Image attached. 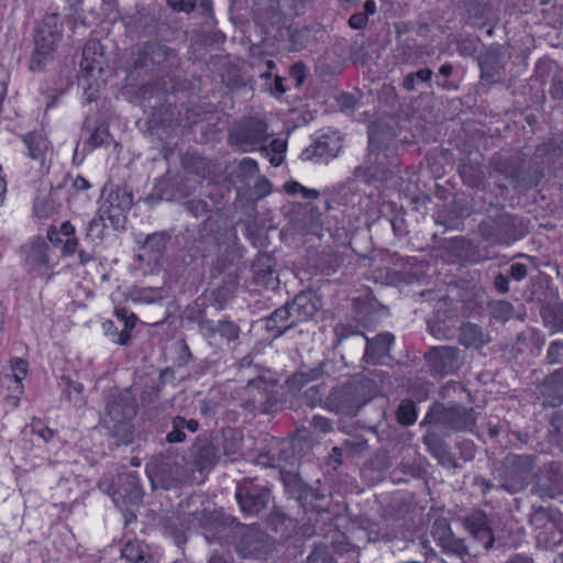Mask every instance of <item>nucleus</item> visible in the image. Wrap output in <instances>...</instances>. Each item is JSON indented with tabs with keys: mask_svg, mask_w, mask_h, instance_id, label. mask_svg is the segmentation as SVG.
<instances>
[{
	"mask_svg": "<svg viewBox=\"0 0 563 563\" xmlns=\"http://www.w3.org/2000/svg\"><path fill=\"white\" fill-rule=\"evenodd\" d=\"M137 406L132 391L113 388L106 399L104 423L118 444L129 445L134 440L133 420Z\"/></svg>",
	"mask_w": 563,
	"mask_h": 563,
	"instance_id": "f257e3e1",
	"label": "nucleus"
},
{
	"mask_svg": "<svg viewBox=\"0 0 563 563\" xmlns=\"http://www.w3.org/2000/svg\"><path fill=\"white\" fill-rule=\"evenodd\" d=\"M62 36L63 23L59 14H46L34 29V48L29 58V69L31 71H42L47 64L53 62Z\"/></svg>",
	"mask_w": 563,
	"mask_h": 563,
	"instance_id": "f03ea898",
	"label": "nucleus"
},
{
	"mask_svg": "<svg viewBox=\"0 0 563 563\" xmlns=\"http://www.w3.org/2000/svg\"><path fill=\"white\" fill-rule=\"evenodd\" d=\"M477 412L462 404L434 402L430 406L421 426H428L443 433L473 432Z\"/></svg>",
	"mask_w": 563,
	"mask_h": 563,
	"instance_id": "7ed1b4c3",
	"label": "nucleus"
},
{
	"mask_svg": "<svg viewBox=\"0 0 563 563\" xmlns=\"http://www.w3.org/2000/svg\"><path fill=\"white\" fill-rule=\"evenodd\" d=\"M534 467L536 457L533 455L509 453L495 468L493 475L500 489L516 494L529 484Z\"/></svg>",
	"mask_w": 563,
	"mask_h": 563,
	"instance_id": "20e7f679",
	"label": "nucleus"
},
{
	"mask_svg": "<svg viewBox=\"0 0 563 563\" xmlns=\"http://www.w3.org/2000/svg\"><path fill=\"white\" fill-rule=\"evenodd\" d=\"M369 380H358L333 387L324 398V408L335 413L355 416L373 398Z\"/></svg>",
	"mask_w": 563,
	"mask_h": 563,
	"instance_id": "39448f33",
	"label": "nucleus"
},
{
	"mask_svg": "<svg viewBox=\"0 0 563 563\" xmlns=\"http://www.w3.org/2000/svg\"><path fill=\"white\" fill-rule=\"evenodd\" d=\"M537 547L552 550L563 543V514L554 507H533L529 517Z\"/></svg>",
	"mask_w": 563,
	"mask_h": 563,
	"instance_id": "423d86ee",
	"label": "nucleus"
},
{
	"mask_svg": "<svg viewBox=\"0 0 563 563\" xmlns=\"http://www.w3.org/2000/svg\"><path fill=\"white\" fill-rule=\"evenodd\" d=\"M265 121L246 118L240 121L230 133V142L240 151L247 153L260 148L266 144L269 134Z\"/></svg>",
	"mask_w": 563,
	"mask_h": 563,
	"instance_id": "0eeeda50",
	"label": "nucleus"
},
{
	"mask_svg": "<svg viewBox=\"0 0 563 563\" xmlns=\"http://www.w3.org/2000/svg\"><path fill=\"white\" fill-rule=\"evenodd\" d=\"M519 220L509 213H499L496 218L479 224L483 238L496 244H509L521 234L518 230Z\"/></svg>",
	"mask_w": 563,
	"mask_h": 563,
	"instance_id": "6e6552de",
	"label": "nucleus"
},
{
	"mask_svg": "<svg viewBox=\"0 0 563 563\" xmlns=\"http://www.w3.org/2000/svg\"><path fill=\"white\" fill-rule=\"evenodd\" d=\"M235 538V550L243 559H258L271 549L268 534L254 525L241 527Z\"/></svg>",
	"mask_w": 563,
	"mask_h": 563,
	"instance_id": "1a4fd4ad",
	"label": "nucleus"
},
{
	"mask_svg": "<svg viewBox=\"0 0 563 563\" xmlns=\"http://www.w3.org/2000/svg\"><path fill=\"white\" fill-rule=\"evenodd\" d=\"M235 498L244 515L256 516L266 509L271 500V492L265 486L243 482L236 487Z\"/></svg>",
	"mask_w": 563,
	"mask_h": 563,
	"instance_id": "9d476101",
	"label": "nucleus"
},
{
	"mask_svg": "<svg viewBox=\"0 0 563 563\" xmlns=\"http://www.w3.org/2000/svg\"><path fill=\"white\" fill-rule=\"evenodd\" d=\"M460 349L456 346H434L424 355L430 369L439 375H452L461 366Z\"/></svg>",
	"mask_w": 563,
	"mask_h": 563,
	"instance_id": "9b49d317",
	"label": "nucleus"
},
{
	"mask_svg": "<svg viewBox=\"0 0 563 563\" xmlns=\"http://www.w3.org/2000/svg\"><path fill=\"white\" fill-rule=\"evenodd\" d=\"M274 383L263 377H256L249 380L244 387L245 408L249 410H258L266 412L269 408Z\"/></svg>",
	"mask_w": 563,
	"mask_h": 563,
	"instance_id": "f8f14e48",
	"label": "nucleus"
},
{
	"mask_svg": "<svg viewBox=\"0 0 563 563\" xmlns=\"http://www.w3.org/2000/svg\"><path fill=\"white\" fill-rule=\"evenodd\" d=\"M342 148V139L336 132L322 134L312 145L305 148L301 158L305 161L322 159L328 162L336 157Z\"/></svg>",
	"mask_w": 563,
	"mask_h": 563,
	"instance_id": "ddd939ff",
	"label": "nucleus"
},
{
	"mask_svg": "<svg viewBox=\"0 0 563 563\" xmlns=\"http://www.w3.org/2000/svg\"><path fill=\"white\" fill-rule=\"evenodd\" d=\"M48 244L43 239H35L21 249L25 267L30 272L44 274L49 268Z\"/></svg>",
	"mask_w": 563,
	"mask_h": 563,
	"instance_id": "4468645a",
	"label": "nucleus"
},
{
	"mask_svg": "<svg viewBox=\"0 0 563 563\" xmlns=\"http://www.w3.org/2000/svg\"><path fill=\"white\" fill-rule=\"evenodd\" d=\"M464 529L481 542L484 549L493 547L495 538L486 514L482 510H475L462 518Z\"/></svg>",
	"mask_w": 563,
	"mask_h": 563,
	"instance_id": "2eb2a0df",
	"label": "nucleus"
},
{
	"mask_svg": "<svg viewBox=\"0 0 563 563\" xmlns=\"http://www.w3.org/2000/svg\"><path fill=\"white\" fill-rule=\"evenodd\" d=\"M117 488L111 494L113 501L119 505L120 501L126 505H139L143 499V489L139 476L133 473H124L118 477Z\"/></svg>",
	"mask_w": 563,
	"mask_h": 563,
	"instance_id": "dca6fc26",
	"label": "nucleus"
},
{
	"mask_svg": "<svg viewBox=\"0 0 563 563\" xmlns=\"http://www.w3.org/2000/svg\"><path fill=\"white\" fill-rule=\"evenodd\" d=\"M133 206V195L125 189L117 188L111 191L107 199L103 201L101 207H107L109 214V221L118 229L123 227L124 213L130 210Z\"/></svg>",
	"mask_w": 563,
	"mask_h": 563,
	"instance_id": "f3484780",
	"label": "nucleus"
},
{
	"mask_svg": "<svg viewBox=\"0 0 563 563\" xmlns=\"http://www.w3.org/2000/svg\"><path fill=\"white\" fill-rule=\"evenodd\" d=\"M433 537L444 552L452 553L464 560L470 556L463 539L456 538L446 521H437L433 526Z\"/></svg>",
	"mask_w": 563,
	"mask_h": 563,
	"instance_id": "a211bd4d",
	"label": "nucleus"
},
{
	"mask_svg": "<svg viewBox=\"0 0 563 563\" xmlns=\"http://www.w3.org/2000/svg\"><path fill=\"white\" fill-rule=\"evenodd\" d=\"M291 225L300 234H317L322 228V213L318 207L307 205L292 216Z\"/></svg>",
	"mask_w": 563,
	"mask_h": 563,
	"instance_id": "6ab92c4d",
	"label": "nucleus"
},
{
	"mask_svg": "<svg viewBox=\"0 0 563 563\" xmlns=\"http://www.w3.org/2000/svg\"><path fill=\"white\" fill-rule=\"evenodd\" d=\"M190 455L195 468L201 473L211 471L219 461L217 448L206 438H198L195 441Z\"/></svg>",
	"mask_w": 563,
	"mask_h": 563,
	"instance_id": "aec40b11",
	"label": "nucleus"
},
{
	"mask_svg": "<svg viewBox=\"0 0 563 563\" xmlns=\"http://www.w3.org/2000/svg\"><path fill=\"white\" fill-rule=\"evenodd\" d=\"M297 324L310 320L320 308V299L312 291L299 292L288 302Z\"/></svg>",
	"mask_w": 563,
	"mask_h": 563,
	"instance_id": "412c9836",
	"label": "nucleus"
},
{
	"mask_svg": "<svg viewBox=\"0 0 563 563\" xmlns=\"http://www.w3.org/2000/svg\"><path fill=\"white\" fill-rule=\"evenodd\" d=\"M199 332L209 340L216 339L219 335L227 342L234 341L239 338L240 328L229 320L213 321L210 319H202L198 322Z\"/></svg>",
	"mask_w": 563,
	"mask_h": 563,
	"instance_id": "4be33fe9",
	"label": "nucleus"
},
{
	"mask_svg": "<svg viewBox=\"0 0 563 563\" xmlns=\"http://www.w3.org/2000/svg\"><path fill=\"white\" fill-rule=\"evenodd\" d=\"M292 316L291 309L286 302L263 320L265 330L274 338L282 336L287 330L298 325Z\"/></svg>",
	"mask_w": 563,
	"mask_h": 563,
	"instance_id": "5701e85b",
	"label": "nucleus"
},
{
	"mask_svg": "<svg viewBox=\"0 0 563 563\" xmlns=\"http://www.w3.org/2000/svg\"><path fill=\"white\" fill-rule=\"evenodd\" d=\"M459 342L466 349L479 350L492 342L488 332L473 322H464L459 328Z\"/></svg>",
	"mask_w": 563,
	"mask_h": 563,
	"instance_id": "b1692460",
	"label": "nucleus"
},
{
	"mask_svg": "<svg viewBox=\"0 0 563 563\" xmlns=\"http://www.w3.org/2000/svg\"><path fill=\"white\" fill-rule=\"evenodd\" d=\"M533 492L541 498H555L563 494V473L558 464L552 463L548 471V477L533 486Z\"/></svg>",
	"mask_w": 563,
	"mask_h": 563,
	"instance_id": "393cba45",
	"label": "nucleus"
},
{
	"mask_svg": "<svg viewBox=\"0 0 563 563\" xmlns=\"http://www.w3.org/2000/svg\"><path fill=\"white\" fill-rule=\"evenodd\" d=\"M366 339V349L363 361L367 364L376 365L389 354L394 342V335L390 333L377 334L375 339Z\"/></svg>",
	"mask_w": 563,
	"mask_h": 563,
	"instance_id": "a878e982",
	"label": "nucleus"
},
{
	"mask_svg": "<svg viewBox=\"0 0 563 563\" xmlns=\"http://www.w3.org/2000/svg\"><path fill=\"white\" fill-rule=\"evenodd\" d=\"M103 55L101 53V44L98 40L87 41L82 48V57L80 60V69L85 76H93L95 71H102Z\"/></svg>",
	"mask_w": 563,
	"mask_h": 563,
	"instance_id": "bb28decb",
	"label": "nucleus"
},
{
	"mask_svg": "<svg viewBox=\"0 0 563 563\" xmlns=\"http://www.w3.org/2000/svg\"><path fill=\"white\" fill-rule=\"evenodd\" d=\"M543 402L549 407H558L563 401V368L554 371L544 379L542 389Z\"/></svg>",
	"mask_w": 563,
	"mask_h": 563,
	"instance_id": "cd10ccee",
	"label": "nucleus"
},
{
	"mask_svg": "<svg viewBox=\"0 0 563 563\" xmlns=\"http://www.w3.org/2000/svg\"><path fill=\"white\" fill-rule=\"evenodd\" d=\"M199 422L196 419H186L181 416H175L170 421V430L166 434V442L169 444L183 443L187 440L186 431L197 432Z\"/></svg>",
	"mask_w": 563,
	"mask_h": 563,
	"instance_id": "c85d7f7f",
	"label": "nucleus"
},
{
	"mask_svg": "<svg viewBox=\"0 0 563 563\" xmlns=\"http://www.w3.org/2000/svg\"><path fill=\"white\" fill-rule=\"evenodd\" d=\"M24 143L27 147L29 156L36 161L41 166H44L49 151L47 139L42 134L27 133L24 136Z\"/></svg>",
	"mask_w": 563,
	"mask_h": 563,
	"instance_id": "c756f323",
	"label": "nucleus"
},
{
	"mask_svg": "<svg viewBox=\"0 0 563 563\" xmlns=\"http://www.w3.org/2000/svg\"><path fill=\"white\" fill-rule=\"evenodd\" d=\"M142 55L144 56L142 66H146L148 62L159 66L175 57V52L161 43H145L142 47Z\"/></svg>",
	"mask_w": 563,
	"mask_h": 563,
	"instance_id": "7c9ffc66",
	"label": "nucleus"
},
{
	"mask_svg": "<svg viewBox=\"0 0 563 563\" xmlns=\"http://www.w3.org/2000/svg\"><path fill=\"white\" fill-rule=\"evenodd\" d=\"M254 280L257 285L274 287L277 282V275L273 267V261L269 256L257 258L253 265Z\"/></svg>",
	"mask_w": 563,
	"mask_h": 563,
	"instance_id": "2f4dec72",
	"label": "nucleus"
},
{
	"mask_svg": "<svg viewBox=\"0 0 563 563\" xmlns=\"http://www.w3.org/2000/svg\"><path fill=\"white\" fill-rule=\"evenodd\" d=\"M499 48L489 47L478 60L482 78H493L500 69Z\"/></svg>",
	"mask_w": 563,
	"mask_h": 563,
	"instance_id": "473e14b6",
	"label": "nucleus"
},
{
	"mask_svg": "<svg viewBox=\"0 0 563 563\" xmlns=\"http://www.w3.org/2000/svg\"><path fill=\"white\" fill-rule=\"evenodd\" d=\"M487 309L490 319L503 323L509 321L515 314L514 305L507 300H489L487 302Z\"/></svg>",
	"mask_w": 563,
	"mask_h": 563,
	"instance_id": "72a5a7b5",
	"label": "nucleus"
},
{
	"mask_svg": "<svg viewBox=\"0 0 563 563\" xmlns=\"http://www.w3.org/2000/svg\"><path fill=\"white\" fill-rule=\"evenodd\" d=\"M169 238L166 232L150 234L143 244V249L152 253L154 260H158L165 252Z\"/></svg>",
	"mask_w": 563,
	"mask_h": 563,
	"instance_id": "f704fd0d",
	"label": "nucleus"
},
{
	"mask_svg": "<svg viewBox=\"0 0 563 563\" xmlns=\"http://www.w3.org/2000/svg\"><path fill=\"white\" fill-rule=\"evenodd\" d=\"M258 151L266 156L271 164L275 167L279 166L284 161V153L286 151V142L279 139H274L268 145L262 144Z\"/></svg>",
	"mask_w": 563,
	"mask_h": 563,
	"instance_id": "c9c22d12",
	"label": "nucleus"
},
{
	"mask_svg": "<svg viewBox=\"0 0 563 563\" xmlns=\"http://www.w3.org/2000/svg\"><path fill=\"white\" fill-rule=\"evenodd\" d=\"M110 211L107 207H100L93 218L89 221L87 228V238H102L106 229V220H109Z\"/></svg>",
	"mask_w": 563,
	"mask_h": 563,
	"instance_id": "e433bc0d",
	"label": "nucleus"
},
{
	"mask_svg": "<svg viewBox=\"0 0 563 563\" xmlns=\"http://www.w3.org/2000/svg\"><path fill=\"white\" fill-rule=\"evenodd\" d=\"M242 434L236 430H228L223 433L222 450L223 454L229 457H234L240 453L242 448Z\"/></svg>",
	"mask_w": 563,
	"mask_h": 563,
	"instance_id": "4c0bfd02",
	"label": "nucleus"
},
{
	"mask_svg": "<svg viewBox=\"0 0 563 563\" xmlns=\"http://www.w3.org/2000/svg\"><path fill=\"white\" fill-rule=\"evenodd\" d=\"M547 325H550L554 332H563V307L554 305L548 307L542 313Z\"/></svg>",
	"mask_w": 563,
	"mask_h": 563,
	"instance_id": "58836bf2",
	"label": "nucleus"
},
{
	"mask_svg": "<svg viewBox=\"0 0 563 563\" xmlns=\"http://www.w3.org/2000/svg\"><path fill=\"white\" fill-rule=\"evenodd\" d=\"M398 422L402 426H411L417 420L416 404L410 399H404L397 409Z\"/></svg>",
	"mask_w": 563,
	"mask_h": 563,
	"instance_id": "ea45409f",
	"label": "nucleus"
},
{
	"mask_svg": "<svg viewBox=\"0 0 563 563\" xmlns=\"http://www.w3.org/2000/svg\"><path fill=\"white\" fill-rule=\"evenodd\" d=\"M321 371L313 368L308 372H298L294 374L288 380L287 385L291 390H300L307 383L318 379Z\"/></svg>",
	"mask_w": 563,
	"mask_h": 563,
	"instance_id": "a19ab883",
	"label": "nucleus"
},
{
	"mask_svg": "<svg viewBox=\"0 0 563 563\" xmlns=\"http://www.w3.org/2000/svg\"><path fill=\"white\" fill-rule=\"evenodd\" d=\"M324 391L325 386L323 384L310 386L303 391L302 400L310 408H314L317 406L324 407Z\"/></svg>",
	"mask_w": 563,
	"mask_h": 563,
	"instance_id": "79ce46f5",
	"label": "nucleus"
},
{
	"mask_svg": "<svg viewBox=\"0 0 563 563\" xmlns=\"http://www.w3.org/2000/svg\"><path fill=\"white\" fill-rule=\"evenodd\" d=\"M103 332L115 344L125 345L130 340L128 330H119L112 320H107L102 323Z\"/></svg>",
	"mask_w": 563,
	"mask_h": 563,
	"instance_id": "37998d69",
	"label": "nucleus"
},
{
	"mask_svg": "<svg viewBox=\"0 0 563 563\" xmlns=\"http://www.w3.org/2000/svg\"><path fill=\"white\" fill-rule=\"evenodd\" d=\"M460 174L464 181L471 186H479L485 178V174L479 167H473L471 165L461 166Z\"/></svg>",
	"mask_w": 563,
	"mask_h": 563,
	"instance_id": "c03bdc74",
	"label": "nucleus"
},
{
	"mask_svg": "<svg viewBox=\"0 0 563 563\" xmlns=\"http://www.w3.org/2000/svg\"><path fill=\"white\" fill-rule=\"evenodd\" d=\"M422 441L432 456H435L449 448L445 441L441 439L434 431H429L423 437Z\"/></svg>",
	"mask_w": 563,
	"mask_h": 563,
	"instance_id": "a18cd8bd",
	"label": "nucleus"
},
{
	"mask_svg": "<svg viewBox=\"0 0 563 563\" xmlns=\"http://www.w3.org/2000/svg\"><path fill=\"white\" fill-rule=\"evenodd\" d=\"M306 563H335L331 555L329 548L324 544H319L313 548L308 555Z\"/></svg>",
	"mask_w": 563,
	"mask_h": 563,
	"instance_id": "49530a36",
	"label": "nucleus"
},
{
	"mask_svg": "<svg viewBox=\"0 0 563 563\" xmlns=\"http://www.w3.org/2000/svg\"><path fill=\"white\" fill-rule=\"evenodd\" d=\"M109 136L108 126L103 123L99 124L92 129L91 134L87 140V145H89L90 148H97L104 144Z\"/></svg>",
	"mask_w": 563,
	"mask_h": 563,
	"instance_id": "de8ad7c7",
	"label": "nucleus"
},
{
	"mask_svg": "<svg viewBox=\"0 0 563 563\" xmlns=\"http://www.w3.org/2000/svg\"><path fill=\"white\" fill-rule=\"evenodd\" d=\"M146 549V547L137 543V542H128L122 551L121 555L124 560L135 563L136 561L144 560L143 558V551Z\"/></svg>",
	"mask_w": 563,
	"mask_h": 563,
	"instance_id": "09e8293b",
	"label": "nucleus"
},
{
	"mask_svg": "<svg viewBox=\"0 0 563 563\" xmlns=\"http://www.w3.org/2000/svg\"><path fill=\"white\" fill-rule=\"evenodd\" d=\"M29 428L31 433L36 434L45 443L49 442L55 437V431L45 426L40 419H33Z\"/></svg>",
	"mask_w": 563,
	"mask_h": 563,
	"instance_id": "8fccbe9b",
	"label": "nucleus"
},
{
	"mask_svg": "<svg viewBox=\"0 0 563 563\" xmlns=\"http://www.w3.org/2000/svg\"><path fill=\"white\" fill-rule=\"evenodd\" d=\"M185 208L196 218H199L211 210L209 203L203 199L188 200L185 203Z\"/></svg>",
	"mask_w": 563,
	"mask_h": 563,
	"instance_id": "3c124183",
	"label": "nucleus"
},
{
	"mask_svg": "<svg viewBox=\"0 0 563 563\" xmlns=\"http://www.w3.org/2000/svg\"><path fill=\"white\" fill-rule=\"evenodd\" d=\"M545 357L550 364L560 363L563 357V342L559 340L551 342Z\"/></svg>",
	"mask_w": 563,
	"mask_h": 563,
	"instance_id": "603ef678",
	"label": "nucleus"
},
{
	"mask_svg": "<svg viewBox=\"0 0 563 563\" xmlns=\"http://www.w3.org/2000/svg\"><path fill=\"white\" fill-rule=\"evenodd\" d=\"M114 313H115V317L118 318V320L123 323V329L122 330H128V332L130 333V331L136 324V317H135V314L134 313H129L128 310L124 309V308L117 309Z\"/></svg>",
	"mask_w": 563,
	"mask_h": 563,
	"instance_id": "864d4df0",
	"label": "nucleus"
},
{
	"mask_svg": "<svg viewBox=\"0 0 563 563\" xmlns=\"http://www.w3.org/2000/svg\"><path fill=\"white\" fill-rule=\"evenodd\" d=\"M258 172L257 163L252 158H243L239 164V175L252 177Z\"/></svg>",
	"mask_w": 563,
	"mask_h": 563,
	"instance_id": "5fc2aeb1",
	"label": "nucleus"
},
{
	"mask_svg": "<svg viewBox=\"0 0 563 563\" xmlns=\"http://www.w3.org/2000/svg\"><path fill=\"white\" fill-rule=\"evenodd\" d=\"M273 456L272 460L274 463H278L279 466L282 462H285L286 464L289 463V460L292 457V453L290 450V445L288 442H280V449L278 452V455L276 453L272 452Z\"/></svg>",
	"mask_w": 563,
	"mask_h": 563,
	"instance_id": "6e6d98bb",
	"label": "nucleus"
},
{
	"mask_svg": "<svg viewBox=\"0 0 563 563\" xmlns=\"http://www.w3.org/2000/svg\"><path fill=\"white\" fill-rule=\"evenodd\" d=\"M509 284H510L509 277L501 273H498L494 277V280H493L495 290L500 295H505L509 291V289H510Z\"/></svg>",
	"mask_w": 563,
	"mask_h": 563,
	"instance_id": "4d7b16f0",
	"label": "nucleus"
},
{
	"mask_svg": "<svg viewBox=\"0 0 563 563\" xmlns=\"http://www.w3.org/2000/svg\"><path fill=\"white\" fill-rule=\"evenodd\" d=\"M13 376L16 382H21L27 374V363L22 358H15L12 362Z\"/></svg>",
	"mask_w": 563,
	"mask_h": 563,
	"instance_id": "13d9d810",
	"label": "nucleus"
},
{
	"mask_svg": "<svg viewBox=\"0 0 563 563\" xmlns=\"http://www.w3.org/2000/svg\"><path fill=\"white\" fill-rule=\"evenodd\" d=\"M219 402L213 398H207L200 404V412L208 418L213 417L217 413Z\"/></svg>",
	"mask_w": 563,
	"mask_h": 563,
	"instance_id": "bf43d9fd",
	"label": "nucleus"
},
{
	"mask_svg": "<svg viewBox=\"0 0 563 563\" xmlns=\"http://www.w3.org/2000/svg\"><path fill=\"white\" fill-rule=\"evenodd\" d=\"M167 4L178 12H191L195 8L192 0H166Z\"/></svg>",
	"mask_w": 563,
	"mask_h": 563,
	"instance_id": "052dcab7",
	"label": "nucleus"
},
{
	"mask_svg": "<svg viewBox=\"0 0 563 563\" xmlns=\"http://www.w3.org/2000/svg\"><path fill=\"white\" fill-rule=\"evenodd\" d=\"M368 23V18L366 16V13L363 12H356L352 14L349 19V25L353 30H362L364 29Z\"/></svg>",
	"mask_w": 563,
	"mask_h": 563,
	"instance_id": "680f3d73",
	"label": "nucleus"
},
{
	"mask_svg": "<svg viewBox=\"0 0 563 563\" xmlns=\"http://www.w3.org/2000/svg\"><path fill=\"white\" fill-rule=\"evenodd\" d=\"M538 153L540 155H550L551 157H556L562 154V147L554 141H550L545 143L543 147H539Z\"/></svg>",
	"mask_w": 563,
	"mask_h": 563,
	"instance_id": "e2e57ef3",
	"label": "nucleus"
},
{
	"mask_svg": "<svg viewBox=\"0 0 563 563\" xmlns=\"http://www.w3.org/2000/svg\"><path fill=\"white\" fill-rule=\"evenodd\" d=\"M527 275L528 268L525 264L515 263L509 268V276L517 282L525 279Z\"/></svg>",
	"mask_w": 563,
	"mask_h": 563,
	"instance_id": "0e129e2a",
	"label": "nucleus"
},
{
	"mask_svg": "<svg viewBox=\"0 0 563 563\" xmlns=\"http://www.w3.org/2000/svg\"><path fill=\"white\" fill-rule=\"evenodd\" d=\"M254 191L258 198L265 197L272 191V184L266 178H261L254 186Z\"/></svg>",
	"mask_w": 563,
	"mask_h": 563,
	"instance_id": "69168bd1",
	"label": "nucleus"
},
{
	"mask_svg": "<svg viewBox=\"0 0 563 563\" xmlns=\"http://www.w3.org/2000/svg\"><path fill=\"white\" fill-rule=\"evenodd\" d=\"M550 92L553 98L563 99V74L553 78Z\"/></svg>",
	"mask_w": 563,
	"mask_h": 563,
	"instance_id": "338daca9",
	"label": "nucleus"
},
{
	"mask_svg": "<svg viewBox=\"0 0 563 563\" xmlns=\"http://www.w3.org/2000/svg\"><path fill=\"white\" fill-rule=\"evenodd\" d=\"M434 457L438 460V462L441 465H443L445 467H455L456 466L455 459L449 451V448L446 450H444L443 452L437 454Z\"/></svg>",
	"mask_w": 563,
	"mask_h": 563,
	"instance_id": "774afa93",
	"label": "nucleus"
}]
</instances>
